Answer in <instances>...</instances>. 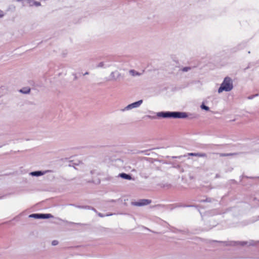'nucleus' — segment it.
Masks as SVG:
<instances>
[{"label":"nucleus","instance_id":"obj_1","mask_svg":"<svg viewBox=\"0 0 259 259\" xmlns=\"http://www.w3.org/2000/svg\"><path fill=\"white\" fill-rule=\"evenodd\" d=\"M157 116L162 118L172 117L174 118H185L188 117L186 113L180 112H161L157 113Z\"/></svg>","mask_w":259,"mask_h":259},{"label":"nucleus","instance_id":"obj_2","mask_svg":"<svg viewBox=\"0 0 259 259\" xmlns=\"http://www.w3.org/2000/svg\"><path fill=\"white\" fill-rule=\"evenodd\" d=\"M232 89L233 84L231 79L229 77H226L219 89L218 92L219 93H221L224 91L228 92L231 91Z\"/></svg>","mask_w":259,"mask_h":259},{"label":"nucleus","instance_id":"obj_3","mask_svg":"<svg viewBox=\"0 0 259 259\" xmlns=\"http://www.w3.org/2000/svg\"><path fill=\"white\" fill-rule=\"evenodd\" d=\"M151 202V201L149 199H141L139 201L133 202V204L135 206H140L148 205Z\"/></svg>","mask_w":259,"mask_h":259},{"label":"nucleus","instance_id":"obj_4","mask_svg":"<svg viewBox=\"0 0 259 259\" xmlns=\"http://www.w3.org/2000/svg\"><path fill=\"white\" fill-rule=\"evenodd\" d=\"M52 216L51 214H32L30 217H33L36 219H48Z\"/></svg>","mask_w":259,"mask_h":259},{"label":"nucleus","instance_id":"obj_5","mask_svg":"<svg viewBox=\"0 0 259 259\" xmlns=\"http://www.w3.org/2000/svg\"><path fill=\"white\" fill-rule=\"evenodd\" d=\"M142 100H140V101H138L137 102H136L135 103H133L131 104H130L128 105L127 107H126V108L127 109H132V108H136V107H139L142 103Z\"/></svg>","mask_w":259,"mask_h":259},{"label":"nucleus","instance_id":"obj_6","mask_svg":"<svg viewBox=\"0 0 259 259\" xmlns=\"http://www.w3.org/2000/svg\"><path fill=\"white\" fill-rule=\"evenodd\" d=\"M189 156H194L200 157H206V154L204 153H188Z\"/></svg>","mask_w":259,"mask_h":259},{"label":"nucleus","instance_id":"obj_7","mask_svg":"<svg viewBox=\"0 0 259 259\" xmlns=\"http://www.w3.org/2000/svg\"><path fill=\"white\" fill-rule=\"evenodd\" d=\"M120 176L121 178L127 180H131L132 179V177L130 175L126 174L125 173L120 174Z\"/></svg>","mask_w":259,"mask_h":259},{"label":"nucleus","instance_id":"obj_8","mask_svg":"<svg viewBox=\"0 0 259 259\" xmlns=\"http://www.w3.org/2000/svg\"><path fill=\"white\" fill-rule=\"evenodd\" d=\"M30 91V89L29 88H24L20 90V92L22 93L27 94L29 93Z\"/></svg>","mask_w":259,"mask_h":259},{"label":"nucleus","instance_id":"obj_9","mask_svg":"<svg viewBox=\"0 0 259 259\" xmlns=\"http://www.w3.org/2000/svg\"><path fill=\"white\" fill-rule=\"evenodd\" d=\"M31 175L34 176H41L43 174V173L40 171H34L31 172Z\"/></svg>","mask_w":259,"mask_h":259},{"label":"nucleus","instance_id":"obj_10","mask_svg":"<svg viewBox=\"0 0 259 259\" xmlns=\"http://www.w3.org/2000/svg\"><path fill=\"white\" fill-rule=\"evenodd\" d=\"M201 107L202 109H204L206 111H208L209 109L208 107L204 105V104L201 105Z\"/></svg>","mask_w":259,"mask_h":259},{"label":"nucleus","instance_id":"obj_11","mask_svg":"<svg viewBox=\"0 0 259 259\" xmlns=\"http://www.w3.org/2000/svg\"><path fill=\"white\" fill-rule=\"evenodd\" d=\"M191 68L190 67H184L182 68V71L183 72H186V71H187L189 70H190Z\"/></svg>","mask_w":259,"mask_h":259},{"label":"nucleus","instance_id":"obj_12","mask_svg":"<svg viewBox=\"0 0 259 259\" xmlns=\"http://www.w3.org/2000/svg\"><path fill=\"white\" fill-rule=\"evenodd\" d=\"M130 73L133 75H139V74L137 72H136L135 70H131L130 71Z\"/></svg>","mask_w":259,"mask_h":259},{"label":"nucleus","instance_id":"obj_13","mask_svg":"<svg viewBox=\"0 0 259 259\" xmlns=\"http://www.w3.org/2000/svg\"><path fill=\"white\" fill-rule=\"evenodd\" d=\"M231 155H232V154H224V153H220V156H222V157L228 156H229Z\"/></svg>","mask_w":259,"mask_h":259},{"label":"nucleus","instance_id":"obj_14","mask_svg":"<svg viewBox=\"0 0 259 259\" xmlns=\"http://www.w3.org/2000/svg\"><path fill=\"white\" fill-rule=\"evenodd\" d=\"M58 244V241H57V240H54V241H52V244L53 245H57Z\"/></svg>","mask_w":259,"mask_h":259},{"label":"nucleus","instance_id":"obj_15","mask_svg":"<svg viewBox=\"0 0 259 259\" xmlns=\"http://www.w3.org/2000/svg\"><path fill=\"white\" fill-rule=\"evenodd\" d=\"M4 16V13L3 11L0 10V18Z\"/></svg>","mask_w":259,"mask_h":259},{"label":"nucleus","instance_id":"obj_16","mask_svg":"<svg viewBox=\"0 0 259 259\" xmlns=\"http://www.w3.org/2000/svg\"><path fill=\"white\" fill-rule=\"evenodd\" d=\"M35 5L36 6H40V3L39 2H35Z\"/></svg>","mask_w":259,"mask_h":259}]
</instances>
